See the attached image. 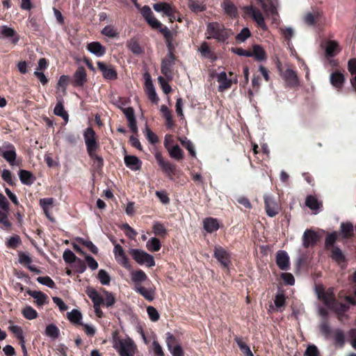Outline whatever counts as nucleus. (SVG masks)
I'll list each match as a JSON object with an SVG mask.
<instances>
[{
  "label": "nucleus",
  "mask_w": 356,
  "mask_h": 356,
  "mask_svg": "<svg viewBox=\"0 0 356 356\" xmlns=\"http://www.w3.org/2000/svg\"><path fill=\"white\" fill-rule=\"evenodd\" d=\"M112 243L114 244L113 253L117 261L125 268L129 267L128 259L125 255L123 248L120 244H115V241H112Z\"/></svg>",
  "instance_id": "nucleus-19"
},
{
  "label": "nucleus",
  "mask_w": 356,
  "mask_h": 356,
  "mask_svg": "<svg viewBox=\"0 0 356 356\" xmlns=\"http://www.w3.org/2000/svg\"><path fill=\"white\" fill-rule=\"evenodd\" d=\"M147 312L149 316V319L156 322L159 319V314L158 311L152 306H148L147 307Z\"/></svg>",
  "instance_id": "nucleus-63"
},
{
  "label": "nucleus",
  "mask_w": 356,
  "mask_h": 356,
  "mask_svg": "<svg viewBox=\"0 0 356 356\" xmlns=\"http://www.w3.org/2000/svg\"><path fill=\"white\" fill-rule=\"evenodd\" d=\"M188 6L191 10L195 13L201 12L206 9V7L204 4L193 0L188 1Z\"/></svg>",
  "instance_id": "nucleus-52"
},
{
  "label": "nucleus",
  "mask_w": 356,
  "mask_h": 356,
  "mask_svg": "<svg viewBox=\"0 0 356 356\" xmlns=\"http://www.w3.org/2000/svg\"><path fill=\"white\" fill-rule=\"evenodd\" d=\"M222 6L225 10V12L231 17H234L236 15V8L234 5L228 1H224Z\"/></svg>",
  "instance_id": "nucleus-49"
},
{
  "label": "nucleus",
  "mask_w": 356,
  "mask_h": 356,
  "mask_svg": "<svg viewBox=\"0 0 356 356\" xmlns=\"http://www.w3.org/2000/svg\"><path fill=\"white\" fill-rule=\"evenodd\" d=\"M204 229L209 233L216 232L219 228V224L216 219L207 218L203 221Z\"/></svg>",
  "instance_id": "nucleus-32"
},
{
  "label": "nucleus",
  "mask_w": 356,
  "mask_h": 356,
  "mask_svg": "<svg viewBox=\"0 0 356 356\" xmlns=\"http://www.w3.org/2000/svg\"><path fill=\"white\" fill-rule=\"evenodd\" d=\"M264 199L267 215L269 217L275 216L279 212V207L273 197L270 195H265Z\"/></svg>",
  "instance_id": "nucleus-15"
},
{
  "label": "nucleus",
  "mask_w": 356,
  "mask_h": 356,
  "mask_svg": "<svg viewBox=\"0 0 356 356\" xmlns=\"http://www.w3.org/2000/svg\"><path fill=\"white\" fill-rule=\"evenodd\" d=\"M339 231L343 238H350L354 235V226L350 222H343L340 225Z\"/></svg>",
  "instance_id": "nucleus-26"
},
{
  "label": "nucleus",
  "mask_w": 356,
  "mask_h": 356,
  "mask_svg": "<svg viewBox=\"0 0 356 356\" xmlns=\"http://www.w3.org/2000/svg\"><path fill=\"white\" fill-rule=\"evenodd\" d=\"M244 10L247 14L252 16L253 20L257 23L259 27L263 30L267 29V26L264 21V17L259 10H258L252 5L244 7Z\"/></svg>",
  "instance_id": "nucleus-9"
},
{
  "label": "nucleus",
  "mask_w": 356,
  "mask_h": 356,
  "mask_svg": "<svg viewBox=\"0 0 356 356\" xmlns=\"http://www.w3.org/2000/svg\"><path fill=\"white\" fill-rule=\"evenodd\" d=\"M339 234L337 232H332L328 233L325 239V248L327 250L335 247L334 243H336Z\"/></svg>",
  "instance_id": "nucleus-35"
},
{
  "label": "nucleus",
  "mask_w": 356,
  "mask_h": 356,
  "mask_svg": "<svg viewBox=\"0 0 356 356\" xmlns=\"http://www.w3.org/2000/svg\"><path fill=\"white\" fill-rule=\"evenodd\" d=\"M305 205L310 209L316 211L319 209L321 204L314 196L310 195L306 197Z\"/></svg>",
  "instance_id": "nucleus-45"
},
{
  "label": "nucleus",
  "mask_w": 356,
  "mask_h": 356,
  "mask_svg": "<svg viewBox=\"0 0 356 356\" xmlns=\"http://www.w3.org/2000/svg\"><path fill=\"white\" fill-rule=\"evenodd\" d=\"M330 250V257L338 264L345 262L346 255L339 246L332 247Z\"/></svg>",
  "instance_id": "nucleus-27"
},
{
  "label": "nucleus",
  "mask_w": 356,
  "mask_h": 356,
  "mask_svg": "<svg viewBox=\"0 0 356 356\" xmlns=\"http://www.w3.org/2000/svg\"><path fill=\"white\" fill-rule=\"evenodd\" d=\"M83 138L87 152L97 151L99 147L96 138V134L92 127H88L83 132Z\"/></svg>",
  "instance_id": "nucleus-7"
},
{
  "label": "nucleus",
  "mask_w": 356,
  "mask_h": 356,
  "mask_svg": "<svg viewBox=\"0 0 356 356\" xmlns=\"http://www.w3.org/2000/svg\"><path fill=\"white\" fill-rule=\"evenodd\" d=\"M89 156L94 161V164L97 168H101L104 165V160L101 156L96 154V151H92L88 153Z\"/></svg>",
  "instance_id": "nucleus-57"
},
{
  "label": "nucleus",
  "mask_w": 356,
  "mask_h": 356,
  "mask_svg": "<svg viewBox=\"0 0 356 356\" xmlns=\"http://www.w3.org/2000/svg\"><path fill=\"white\" fill-rule=\"evenodd\" d=\"M87 49L98 57L102 56L106 52L104 46H87Z\"/></svg>",
  "instance_id": "nucleus-56"
},
{
  "label": "nucleus",
  "mask_w": 356,
  "mask_h": 356,
  "mask_svg": "<svg viewBox=\"0 0 356 356\" xmlns=\"http://www.w3.org/2000/svg\"><path fill=\"white\" fill-rule=\"evenodd\" d=\"M331 84L336 88H341L345 79L343 74L339 72H334L331 74L330 77Z\"/></svg>",
  "instance_id": "nucleus-31"
},
{
  "label": "nucleus",
  "mask_w": 356,
  "mask_h": 356,
  "mask_svg": "<svg viewBox=\"0 0 356 356\" xmlns=\"http://www.w3.org/2000/svg\"><path fill=\"white\" fill-rule=\"evenodd\" d=\"M152 229H153L154 233L156 235L164 236L166 234V229L164 227V226L161 223H160L159 222H155L153 224Z\"/></svg>",
  "instance_id": "nucleus-62"
},
{
  "label": "nucleus",
  "mask_w": 356,
  "mask_h": 356,
  "mask_svg": "<svg viewBox=\"0 0 356 356\" xmlns=\"http://www.w3.org/2000/svg\"><path fill=\"white\" fill-rule=\"evenodd\" d=\"M146 247L149 251L157 252L161 249V245L157 238L152 237L147 242Z\"/></svg>",
  "instance_id": "nucleus-44"
},
{
  "label": "nucleus",
  "mask_w": 356,
  "mask_h": 356,
  "mask_svg": "<svg viewBox=\"0 0 356 356\" xmlns=\"http://www.w3.org/2000/svg\"><path fill=\"white\" fill-rule=\"evenodd\" d=\"M128 121L129 127L134 134H137L138 127L136 124L134 110L132 107L121 108Z\"/></svg>",
  "instance_id": "nucleus-18"
},
{
  "label": "nucleus",
  "mask_w": 356,
  "mask_h": 356,
  "mask_svg": "<svg viewBox=\"0 0 356 356\" xmlns=\"http://www.w3.org/2000/svg\"><path fill=\"white\" fill-rule=\"evenodd\" d=\"M320 331L322 334L325 337V339H328L330 337V334L332 333V329L327 321H323L319 326Z\"/></svg>",
  "instance_id": "nucleus-55"
},
{
  "label": "nucleus",
  "mask_w": 356,
  "mask_h": 356,
  "mask_svg": "<svg viewBox=\"0 0 356 356\" xmlns=\"http://www.w3.org/2000/svg\"><path fill=\"white\" fill-rule=\"evenodd\" d=\"M8 212L9 210L4 211L0 209V224L6 228H9L11 226V224L8 219Z\"/></svg>",
  "instance_id": "nucleus-60"
},
{
  "label": "nucleus",
  "mask_w": 356,
  "mask_h": 356,
  "mask_svg": "<svg viewBox=\"0 0 356 356\" xmlns=\"http://www.w3.org/2000/svg\"><path fill=\"white\" fill-rule=\"evenodd\" d=\"M88 296L93 302L95 313L97 316L101 318L103 316V312L100 306L104 302L103 297L94 289H89L86 291Z\"/></svg>",
  "instance_id": "nucleus-8"
},
{
  "label": "nucleus",
  "mask_w": 356,
  "mask_h": 356,
  "mask_svg": "<svg viewBox=\"0 0 356 356\" xmlns=\"http://www.w3.org/2000/svg\"><path fill=\"white\" fill-rule=\"evenodd\" d=\"M113 348L118 352L120 356H134L136 346L130 337L120 339L118 332H113Z\"/></svg>",
  "instance_id": "nucleus-1"
},
{
  "label": "nucleus",
  "mask_w": 356,
  "mask_h": 356,
  "mask_svg": "<svg viewBox=\"0 0 356 356\" xmlns=\"http://www.w3.org/2000/svg\"><path fill=\"white\" fill-rule=\"evenodd\" d=\"M259 3L266 17L270 18L273 22H277L279 19L278 3L272 1H265L264 0L259 1Z\"/></svg>",
  "instance_id": "nucleus-6"
},
{
  "label": "nucleus",
  "mask_w": 356,
  "mask_h": 356,
  "mask_svg": "<svg viewBox=\"0 0 356 356\" xmlns=\"http://www.w3.org/2000/svg\"><path fill=\"white\" fill-rule=\"evenodd\" d=\"M22 313L24 317L28 320H33L38 317L37 312L31 306H26Z\"/></svg>",
  "instance_id": "nucleus-47"
},
{
  "label": "nucleus",
  "mask_w": 356,
  "mask_h": 356,
  "mask_svg": "<svg viewBox=\"0 0 356 356\" xmlns=\"http://www.w3.org/2000/svg\"><path fill=\"white\" fill-rule=\"evenodd\" d=\"M102 33L103 35L108 38H115L118 35V32L116 29L114 28V26L111 25L105 26L102 29Z\"/></svg>",
  "instance_id": "nucleus-61"
},
{
  "label": "nucleus",
  "mask_w": 356,
  "mask_h": 356,
  "mask_svg": "<svg viewBox=\"0 0 356 356\" xmlns=\"http://www.w3.org/2000/svg\"><path fill=\"white\" fill-rule=\"evenodd\" d=\"M44 334L52 340H55L60 336V330L56 325L49 324L46 327Z\"/></svg>",
  "instance_id": "nucleus-33"
},
{
  "label": "nucleus",
  "mask_w": 356,
  "mask_h": 356,
  "mask_svg": "<svg viewBox=\"0 0 356 356\" xmlns=\"http://www.w3.org/2000/svg\"><path fill=\"white\" fill-rule=\"evenodd\" d=\"M134 289L148 301H152L155 298L156 288L154 286L145 288L141 284H137L134 286Z\"/></svg>",
  "instance_id": "nucleus-16"
},
{
  "label": "nucleus",
  "mask_w": 356,
  "mask_h": 356,
  "mask_svg": "<svg viewBox=\"0 0 356 356\" xmlns=\"http://www.w3.org/2000/svg\"><path fill=\"white\" fill-rule=\"evenodd\" d=\"M0 154L11 165H13L15 164L17 154L15 148L12 144H8L0 147Z\"/></svg>",
  "instance_id": "nucleus-13"
},
{
  "label": "nucleus",
  "mask_w": 356,
  "mask_h": 356,
  "mask_svg": "<svg viewBox=\"0 0 356 356\" xmlns=\"http://www.w3.org/2000/svg\"><path fill=\"white\" fill-rule=\"evenodd\" d=\"M97 64L104 79L108 80H115L117 79V72L114 68L100 61H98Z\"/></svg>",
  "instance_id": "nucleus-21"
},
{
  "label": "nucleus",
  "mask_w": 356,
  "mask_h": 356,
  "mask_svg": "<svg viewBox=\"0 0 356 356\" xmlns=\"http://www.w3.org/2000/svg\"><path fill=\"white\" fill-rule=\"evenodd\" d=\"M334 342L336 346L343 347L345 343V336L343 332L340 329H337L334 331Z\"/></svg>",
  "instance_id": "nucleus-42"
},
{
  "label": "nucleus",
  "mask_w": 356,
  "mask_h": 356,
  "mask_svg": "<svg viewBox=\"0 0 356 356\" xmlns=\"http://www.w3.org/2000/svg\"><path fill=\"white\" fill-rule=\"evenodd\" d=\"M161 111L163 113V117L166 120V125L168 128L172 127L174 125L172 116L171 114V111L168 109V108L165 105H162L161 106Z\"/></svg>",
  "instance_id": "nucleus-43"
},
{
  "label": "nucleus",
  "mask_w": 356,
  "mask_h": 356,
  "mask_svg": "<svg viewBox=\"0 0 356 356\" xmlns=\"http://www.w3.org/2000/svg\"><path fill=\"white\" fill-rule=\"evenodd\" d=\"M131 278L135 285H137L147 280V276L143 270H138L131 273Z\"/></svg>",
  "instance_id": "nucleus-34"
},
{
  "label": "nucleus",
  "mask_w": 356,
  "mask_h": 356,
  "mask_svg": "<svg viewBox=\"0 0 356 356\" xmlns=\"http://www.w3.org/2000/svg\"><path fill=\"white\" fill-rule=\"evenodd\" d=\"M140 13L152 29H157L162 26L161 22L154 17L151 8L148 6H144L141 8Z\"/></svg>",
  "instance_id": "nucleus-12"
},
{
  "label": "nucleus",
  "mask_w": 356,
  "mask_h": 356,
  "mask_svg": "<svg viewBox=\"0 0 356 356\" xmlns=\"http://www.w3.org/2000/svg\"><path fill=\"white\" fill-rule=\"evenodd\" d=\"M76 240L83 245H84L85 246H86L90 250V251L93 254H96L98 253L97 247L95 244H93L92 241L85 240L82 238H77Z\"/></svg>",
  "instance_id": "nucleus-58"
},
{
  "label": "nucleus",
  "mask_w": 356,
  "mask_h": 356,
  "mask_svg": "<svg viewBox=\"0 0 356 356\" xmlns=\"http://www.w3.org/2000/svg\"><path fill=\"white\" fill-rule=\"evenodd\" d=\"M208 39H215L218 42H224L232 35V31L218 22H210L207 26L205 33Z\"/></svg>",
  "instance_id": "nucleus-2"
},
{
  "label": "nucleus",
  "mask_w": 356,
  "mask_h": 356,
  "mask_svg": "<svg viewBox=\"0 0 356 356\" xmlns=\"http://www.w3.org/2000/svg\"><path fill=\"white\" fill-rule=\"evenodd\" d=\"M86 81V72L83 67L80 66L74 74L73 84L75 86H82Z\"/></svg>",
  "instance_id": "nucleus-25"
},
{
  "label": "nucleus",
  "mask_w": 356,
  "mask_h": 356,
  "mask_svg": "<svg viewBox=\"0 0 356 356\" xmlns=\"http://www.w3.org/2000/svg\"><path fill=\"white\" fill-rule=\"evenodd\" d=\"M153 9L157 12L162 13L168 17L170 22H173L175 20L181 22L179 18L177 19L176 14L177 10L172 4L166 2H159L153 4Z\"/></svg>",
  "instance_id": "nucleus-3"
},
{
  "label": "nucleus",
  "mask_w": 356,
  "mask_h": 356,
  "mask_svg": "<svg viewBox=\"0 0 356 356\" xmlns=\"http://www.w3.org/2000/svg\"><path fill=\"white\" fill-rule=\"evenodd\" d=\"M97 278L100 283L103 285H108L110 284L111 277L108 273L104 269L99 270Z\"/></svg>",
  "instance_id": "nucleus-51"
},
{
  "label": "nucleus",
  "mask_w": 356,
  "mask_h": 356,
  "mask_svg": "<svg viewBox=\"0 0 356 356\" xmlns=\"http://www.w3.org/2000/svg\"><path fill=\"white\" fill-rule=\"evenodd\" d=\"M213 256L224 268H227L229 267L230 264V255L220 245L215 246Z\"/></svg>",
  "instance_id": "nucleus-11"
},
{
  "label": "nucleus",
  "mask_w": 356,
  "mask_h": 356,
  "mask_svg": "<svg viewBox=\"0 0 356 356\" xmlns=\"http://www.w3.org/2000/svg\"><path fill=\"white\" fill-rule=\"evenodd\" d=\"M103 293L104 294V302L106 307H111L113 306L116 302L115 298L114 295L108 291L104 290Z\"/></svg>",
  "instance_id": "nucleus-48"
},
{
  "label": "nucleus",
  "mask_w": 356,
  "mask_h": 356,
  "mask_svg": "<svg viewBox=\"0 0 356 356\" xmlns=\"http://www.w3.org/2000/svg\"><path fill=\"white\" fill-rule=\"evenodd\" d=\"M129 253L133 259L140 265H146L147 267L155 266L154 257L146 252L139 249H130Z\"/></svg>",
  "instance_id": "nucleus-4"
},
{
  "label": "nucleus",
  "mask_w": 356,
  "mask_h": 356,
  "mask_svg": "<svg viewBox=\"0 0 356 356\" xmlns=\"http://www.w3.org/2000/svg\"><path fill=\"white\" fill-rule=\"evenodd\" d=\"M178 140L181 145L188 151L191 156H196L194 145L190 140H188L186 137L178 138Z\"/></svg>",
  "instance_id": "nucleus-37"
},
{
  "label": "nucleus",
  "mask_w": 356,
  "mask_h": 356,
  "mask_svg": "<svg viewBox=\"0 0 356 356\" xmlns=\"http://www.w3.org/2000/svg\"><path fill=\"white\" fill-rule=\"evenodd\" d=\"M318 236L316 232L312 229H306L302 235V246L308 248L316 244Z\"/></svg>",
  "instance_id": "nucleus-17"
},
{
  "label": "nucleus",
  "mask_w": 356,
  "mask_h": 356,
  "mask_svg": "<svg viewBox=\"0 0 356 356\" xmlns=\"http://www.w3.org/2000/svg\"><path fill=\"white\" fill-rule=\"evenodd\" d=\"M253 51H251L252 57H254V58L258 61H263L266 60V54L264 50L261 47V46H253Z\"/></svg>",
  "instance_id": "nucleus-41"
},
{
  "label": "nucleus",
  "mask_w": 356,
  "mask_h": 356,
  "mask_svg": "<svg viewBox=\"0 0 356 356\" xmlns=\"http://www.w3.org/2000/svg\"><path fill=\"white\" fill-rule=\"evenodd\" d=\"M250 36V31L248 28H243L241 31L237 34L236 39L238 42L241 43L245 42V40Z\"/></svg>",
  "instance_id": "nucleus-59"
},
{
  "label": "nucleus",
  "mask_w": 356,
  "mask_h": 356,
  "mask_svg": "<svg viewBox=\"0 0 356 356\" xmlns=\"http://www.w3.org/2000/svg\"><path fill=\"white\" fill-rule=\"evenodd\" d=\"M168 53L161 62V73L166 77L171 76L172 67L175 65L176 58L173 54L174 46H168Z\"/></svg>",
  "instance_id": "nucleus-5"
},
{
  "label": "nucleus",
  "mask_w": 356,
  "mask_h": 356,
  "mask_svg": "<svg viewBox=\"0 0 356 356\" xmlns=\"http://www.w3.org/2000/svg\"><path fill=\"white\" fill-rule=\"evenodd\" d=\"M318 298L321 297L324 301L325 305L332 309L334 308V305H335L337 302L332 296L329 297L324 292H322V293H318Z\"/></svg>",
  "instance_id": "nucleus-50"
},
{
  "label": "nucleus",
  "mask_w": 356,
  "mask_h": 356,
  "mask_svg": "<svg viewBox=\"0 0 356 356\" xmlns=\"http://www.w3.org/2000/svg\"><path fill=\"white\" fill-rule=\"evenodd\" d=\"M37 281L38 283L47 286L50 289H54L56 287L55 282L49 276L38 277Z\"/></svg>",
  "instance_id": "nucleus-53"
},
{
  "label": "nucleus",
  "mask_w": 356,
  "mask_h": 356,
  "mask_svg": "<svg viewBox=\"0 0 356 356\" xmlns=\"http://www.w3.org/2000/svg\"><path fill=\"white\" fill-rule=\"evenodd\" d=\"M197 51L200 53L202 57L204 58H208L212 62L216 60V56L211 51L209 46H200V47L197 49Z\"/></svg>",
  "instance_id": "nucleus-39"
},
{
  "label": "nucleus",
  "mask_w": 356,
  "mask_h": 356,
  "mask_svg": "<svg viewBox=\"0 0 356 356\" xmlns=\"http://www.w3.org/2000/svg\"><path fill=\"white\" fill-rule=\"evenodd\" d=\"M145 86L146 88L147 96L152 102L156 103L159 100V98L156 95L153 83L151 79V76L148 73L145 74Z\"/></svg>",
  "instance_id": "nucleus-23"
},
{
  "label": "nucleus",
  "mask_w": 356,
  "mask_h": 356,
  "mask_svg": "<svg viewBox=\"0 0 356 356\" xmlns=\"http://www.w3.org/2000/svg\"><path fill=\"white\" fill-rule=\"evenodd\" d=\"M54 113L56 115L61 117L65 121H67L69 118L68 113L65 111L64 106L62 100H60L56 104Z\"/></svg>",
  "instance_id": "nucleus-38"
},
{
  "label": "nucleus",
  "mask_w": 356,
  "mask_h": 356,
  "mask_svg": "<svg viewBox=\"0 0 356 356\" xmlns=\"http://www.w3.org/2000/svg\"><path fill=\"white\" fill-rule=\"evenodd\" d=\"M171 158L179 161L184 158V152L178 145H172L168 149Z\"/></svg>",
  "instance_id": "nucleus-36"
},
{
  "label": "nucleus",
  "mask_w": 356,
  "mask_h": 356,
  "mask_svg": "<svg viewBox=\"0 0 356 356\" xmlns=\"http://www.w3.org/2000/svg\"><path fill=\"white\" fill-rule=\"evenodd\" d=\"M63 260L67 264H72L73 262H76L79 258L76 257L72 251L69 249H67L64 251L63 254Z\"/></svg>",
  "instance_id": "nucleus-54"
},
{
  "label": "nucleus",
  "mask_w": 356,
  "mask_h": 356,
  "mask_svg": "<svg viewBox=\"0 0 356 356\" xmlns=\"http://www.w3.org/2000/svg\"><path fill=\"white\" fill-rule=\"evenodd\" d=\"M155 159L162 170L169 177L175 174V165L171 163L170 161L165 160L161 152H156Z\"/></svg>",
  "instance_id": "nucleus-10"
},
{
  "label": "nucleus",
  "mask_w": 356,
  "mask_h": 356,
  "mask_svg": "<svg viewBox=\"0 0 356 356\" xmlns=\"http://www.w3.org/2000/svg\"><path fill=\"white\" fill-rule=\"evenodd\" d=\"M124 163L127 168L134 171L141 168L142 161L136 156L127 155L124 156Z\"/></svg>",
  "instance_id": "nucleus-24"
},
{
  "label": "nucleus",
  "mask_w": 356,
  "mask_h": 356,
  "mask_svg": "<svg viewBox=\"0 0 356 356\" xmlns=\"http://www.w3.org/2000/svg\"><path fill=\"white\" fill-rule=\"evenodd\" d=\"M67 318L70 322L74 324H80L82 318L81 313L77 309H72L67 313Z\"/></svg>",
  "instance_id": "nucleus-46"
},
{
  "label": "nucleus",
  "mask_w": 356,
  "mask_h": 356,
  "mask_svg": "<svg viewBox=\"0 0 356 356\" xmlns=\"http://www.w3.org/2000/svg\"><path fill=\"white\" fill-rule=\"evenodd\" d=\"M235 341L236 342L238 348L241 350V352L245 355V356H254L253 353H252L250 347L243 341V339L238 337H236L234 339Z\"/></svg>",
  "instance_id": "nucleus-40"
},
{
  "label": "nucleus",
  "mask_w": 356,
  "mask_h": 356,
  "mask_svg": "<svg viewBox=\"0 0 356 356\" xmlns=\"http://www.w3.org/2000/svg\"><path fill=\"white\" fill-rule=\"evenodd\" d=\"M175 342V337L170 332L167 333L166 343L168 350L171 353L172 356H184V352L180 345H175L172 346V344Z\"/></svg>",
  "instance_id": "nucleus-20"
},
{
  "label": "nucleus",
  "mask_w": 356,
  "mask_h": 356,
  "mask_svg": "<svg viewBox=\"0 0 356 356\" xmlns=\"http://www.w3.org/2000/svg\"><path fill=\"white\" fill-rule=\"evenodd\" d=\"M27 293L35 300L38 306H43L47 302V296L40 291L28 290Z\"/></svg>",
  "instance_id": "nucleus-28"
},
{
  "label": "nucleus",
  "mask_w": 356,
  "mask_h": 356,
  "mask_svg": "<svg viewBox=\"0 0 356 356\" xmlns=\"http://www.w3.org/2000/svg\"><path fill=\"white\" fill-rule=\"evenodd\" d=\"M21 244L20 237L17 235L11 236L7 241L6 245L8 248H16Z\"/></svg>",
  "instance_id": "nucleus-64"
},
{
  "label": "nucleus",
  "mask_w": 356,
  "mask_h": 356,
  "mask_svg": "<svg viewBox=\"0 0 356 356\" xmlns=\"http://www.w3.org/2000/svg\"><path fill=\"white\" fill-rule=\"evenodd\" d=\"M217 81L219 83L218 90L220 92L231 87L232 81L227 79L225 72H221L217 75Z\"/></svg>",
  "instance_id": "nucleus-30"
},
{
  "label": "nucleus",
  "mask_w": 356,
  "mask_h": 356,
  "mask_svg": "<svg viewBox=\"0 0 356 356\" xmlns=\"http://www.w3.org/2000/svg\"><path fill=\"white\" fill-rule=\"evenodd\" d=\"M18 175L21 182L27 186H31L35 180L33 175L30 171L26 170H19Z\"/></svg>",
  "instance_id": "nucleus-29"
},
{
  "label": "nucleus",
  "mask_w": 356,
  "mask_h": 356,
  "mask_svg": "<svg viewBox=\"0 0 356 356\" xmlns=\"http://www.w3.org/2000/svg\"><path fill=\"white\" fill-rule=\"evenodd\" d=\"M276 264L280 270H287L289 268V257L284 250H279L276 254Z\"/></svg>",
  "instance_id": "nucleus-22"
},
{
  "label": "nucleus",
  "mask_w": 356,
  "mask_h": 356,
  "mask_svg": "<svg viewBox=\"0 0 356 356\" xmlns=\"http://www.w3.org/2000/svg\"><path fill=\"white\" fill-rule=\"evenodd\" d=\"M277 69L280 72V75L284 79V81L287 83L288 85L295 86L298 83V76L296 72L291 70L287 69L285 72H282L281 64L280 62L277 63Z\"/></svg>",
  "instance_id": "nucleus-14"
}]
</instances>
